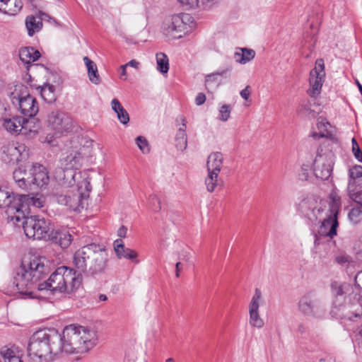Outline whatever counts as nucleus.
I'll list each match as a JSON object with an SVG mask.
<instances>
[{
  "label": "nucleus",
  "instance_id": "obj_1",
  "mask_svg": "<svg viewBox=\"0 0 362 362\" xmlns=\"http://www.w3.org/2000/svg\"><path fill=\"white\" fill-rule=\"evenodd\" d=\"M45 261V258L40 256H30L25 257L15 269L13 286L21 295L28 298L33 297V289L37 287V282L47 272Z\"/></svg>",
  "mask_w": 362,
  "mask_h": 362
},
{
  "label": "nucleus",
  "instance_id": "obj_2",
  "mask_svg": "<svg viewBox=\"0 0 362 362\" xmlns=\"http://www.w3.org/2000/svg\"><path fill=\"white\" fill-rule=\"evenodd\" d=\"M61 334L54 329L38 330L31 336L28 346L30 362H51L61 354Z\"/></svg>",
  "mask_w": 362,
  "mask_h": 362
},
{
  "label": "nucleus",
  "instance_id": "obj_3",
  "mask_svg": "<svg viewBox=\"0 0 362 362\" xmlns=\"http://www.w3.org/2000/svg\"><path fill=\"white\" fill-rule=\"evenodd\" d=\"M108 259L105 247L88 244L75 252L72 262L77 275L95 276L105 271Z\"/></svg>",
  "mask_w": 362,
  "mask_h": 362
},
{
  "label": "nucleus",
  "instance_id": "obj_4",
  "mask_svg": "<svg viewBox=\"0 0 362 362\" xmlns=\"http://www.w3.org/2000/svg\"><path fill=\"white\" fill-rule=\"evenodd\" d=\"M98 332L94 328L70 325L61 335V353L83 354L88 353L98 342Z\"/></svg>",
  "mask_w": 362,
  "mask_h": 362
},
{
  "label": "nucleus",
  "instance_id": "obj_5",
  "mask_svg": "<svg viewBox=\"0 0 362 362\" xmlns=\"http://www.w3.org/2000/svg\"><path fill=\"white\" fill-rule=\"evenodd\" d=\"M331 292L333 297V313L349 320L361 316L362 308L351 284L333 281L331 284Z\"/></svg>",
  "mask_w": 362,
  "mask_h": 362
},
{
  "label": "nucleus",
  "instance_id": "obj_6",
  "mask_svg": "<svg viewBox=\"0 0 362 362\" xmlns=\"http://www.w3.org/2000/svg\"><path fill=\"white\" fill-rule=\"evenodd\" d=\"M81 284V278L76 274L73 268L60 267L50 275L47 281L38 284L37 289L71 293Z\"/></svg>",
  "mask_w": 362,
  "mask_h": 362
},
{
  "label": "nucleus",
  "instance_id": "obj_7",
  "mask_svg": "<svg viewBox=\"0 0 362 362\" xmlns=\"http://www.w3.org/2000/svg\"><path fill=\"white\" fill-rule=\"evenodd\" d=\"M29 196L14 194L0 187V208L5 209L8 218L15 223L21 222L28 213Z\"/></svg>",
  "mask_w": 362,
  "mask_h": 362
},
{
  "label": "nucleus",
  "instance_id": "obj_8",
  "mask_svg": "<svg viewBox=\"0 0 362 362\" xmlns=\"http://www.w3.org/2000/svg\"><path fill=\"white\" fill-rule=\"evenodd\" d=\"M91 186L89 180L83 178L77 182V190H68L54 195L56 201L73 211L83 209L84 204L89 197Z\"/></svg>",
  "mask_w": 362,
  "mask_h": 362
},
{
  "label": "nucleus",
  "instance_id": "obj_9",
  "mask_svg": "<svg viewBox=\"0 0 362 362\" xmlns=\"http://www.w3.org/2000/svg\"><path fill=\"white\" fill-rule=\"evenodd\" d=\"M298 312L306 317L321 320L326 314V309L320 299L313 292H308L303 295L297 303Z\"/></svg>",
  "mask_w": 362,
  "mask_h": 362
},
{
  "label": "nucleus",
  "instance_id": "obj_10",
  "mask_svg": "<svg viewBox=\"0 0 362 362\" xmlns=\"http://www.w3.org/2000/svg\"><path fill=\"white\" fill-rule=\"evenodd\" d=\"M10 98L13 104L19 105L20 111L24 116L33 117L37 113V103L35 98L28 93L26 86L22 84L16 85Z\"/></svg>",
  "mask_w": 362,
  "mask_h": 362
},
{
  "label": "nucleus",
  "instance_id": "obj_11",
  "mask_svg": "<svg viewBox=\"0 0 362 362\" xmlns=\"http://www.w3.org/2000/svg\"><path fill=\"white\" fill-rule=\"evenodd\" d=\"M329 214L322 221L319 233L322 235L332 238L337 235V228L339 226L338 214L341 206V199L336 192H332L329 194Z\"/></svg>",
  "mask_w": 362,
  "mask_h": 362
},
{
  "label": "nucleus",
  "instance_id": "obj_12",
  "mask_svg": "<svg viewBox=\"0 0 362 362\" xmlns=\"http://www.w3.org/2000/svg\"><path fill=\"white\" fill-rule=\"evenodd\" d=\"M19 223H23V227L25 235L33 240H47L49 232L52 228L49 223L45 218H40L38 216L25 218Z\"/></svg>",
  "mask_w": 362,
  "mask_h": 362
},
{
  "label": "nucleus",
  "instance_id": "obj_13",
  "mask_svg": "<svg viewBox=\"0 0 362 362\" xmlns=\"http://www.w3.org/2000/svg\"><path fill=\"white\" fill-rule=\"evenodd\" d=\"M190 18L191 16L187 13L175 14L166 18L162 26L163 34L173 39L182 37L187 29L186 21Z\"/></svg>",
  "mask_w": 362,
  "mask_h": 362
},
{
  "label": "nucleus",
  "instance_id": "obj_14",
  "mask_svg": "<svg viewBox=\"0 0 362 362\" xmlns=\"http://www.w3.org/2000/svg\"><path fill=\"white\" fill-rule=\"evenodd\" d=\"M2 160L8 164H16L28 157L27 146L20 143H9L2 147Z\"/></svg>",
  "mask_w": 362,
  "mask_h": 362
},
{
  "label": "nucleus",
  "instance_id": "obj_15",
  "mask_svg": "<svg viewBox=\"0 0 362 362\" xmlns=\"http://www.w3.org/2000/svg\"><path fill=\"white\" fill-rule=\"evenodd\" d=\"M325 76V64L322 59H318L315 62V68L310 73V86L311 89L309 95L316 97L320 93L321 88Z\"/></svg>",
  "mask_w": 362,
  "mask_h": 362
},
{
  "label": "nucleus",
  "instance_id": "obj_16",
  "mask_svg": "<svg viewBox=\"0 0 362 362\" xmlns=\"http://www.w3.org/2000/svg\"><path fill=\"white\" fill-rule=\"evenodd\" d=\"M48 124L59 132H69L74 129L72 119L62 112L52 111L48 115Z\"/></svg>",
  "mask_w": 362,
  "mask_h": 362
},
{
  "label": "nucleus",
  "instance_id": "obj_17",
  "mask_svg": "<svg viewBox=\"0 0 362 362\" xmlns=\"http://www.w3.org/2000/svg\"><path fill=\"white\" fill-rule=\"evenodd\" d=\"M332 155H317L314 160V173L321 180H327L332 171Z\"/></svg>",
  "mask_w": 362,
  "mask_h": 362
},
{
  "label": "nucleus",
  "instance_id": "obj_18",
  "mask_svg": "<svg viewBox=\"0 0 362 362\" xmlns=\"http://www.w3.org/2000/svg\"><path fill=\"white\" fill-rule=\"evenodd\" d=\"M298 210L312 222L317 221L323 209L317 200L312 197L303 199L298 204Z\"/></svg>",
  "mask_w": 362,
  "mask_h": 362
},
{
  "label": "nucleus",
  "instance_id": "obj_19",
  "mask_svg": "<svg viewBox=\"0 0 362 362\" xmlns=\"http://www.w3.org/2000/svg\"><path fill=\"white\" fill-rule=\"evenodd\" d=\"M262 300V293L259 288H256L254 296L249 304V323L252 327L260 329L264 325L263 319L260 317L259 308Z\"/></svg>",
  "mask_w": 362,
  "mask_h": 362
},
{
  "label": "nucleus",
  "instance_id": "obj_20",
  "mask_svg": "<svg viewBox=\"0 0 362 362\" xmlns=\"http://www.w3.org/2000/svg\"><path fill=\"white\" fill-rule=\"evenodd\" d=\"M53 176L59 185L66 187H72L76 182V179L81 178L82 180L84 178L80 172L65 168H55ZM85 178L88 180L87 177Z\"/></svg>",
  "mask_w": 362,
  "mask_h": 362
},
{
  "label": "nucleus",
  "instance_id": "obj_21",
  "mask_svg": "<svg viewBox=\"0 0 362 362\" xmlns=\"http://www.w3.org/2000/svg\"><path fill=\"white\" fill-rule=\"evenodd\" d=\"M30 187L37 186L42 187L48 184L49 177L46 168L41 165H34L30 167Z\"/></svg>",
  "mask_w": 362,
  "mask_h": 362
},
{
  "label": "nucleus",
  "instance_id": "obj_22",
  "mask_svg": "<svg viewBox=\"0 0 362 362\" xmlns=\"http://www.w3.org/2000/svg\"><path fill=\"white\" fill-rule=\"evenodd\" d=\"M81 156L76 151H71L64 155L60 159V165L56 168H65L78 170L81 163Z\"/></svg>",
  "mask_w": 362,
  "mask_h": 362
},
{
  "label": "nucleus",
  "instance_id": "obj_23",
  "mask_svg": "<svg viewBox=\"0 0 362 362\" xmlns=\"http://www.w3.org/2000/svg\"><path fill=\"white\" fill-rule=\"evenodd\" d=\"M362 185V166L355 165L349 170V179L348 184L349 195L354 197V191Z\"/></svg>",
  "mask_w": 362,
  "mask_h": 362
},
{
  "label": "nucleus",
  "instance_id": "obj_24",
  "mask_svg": "<svg viewBox=\"0 0 362 362\" xmlns=\"http://www.w3.org/2000/svg\"><path fill=\"white\" fill-rule=\"evenodd\" d=\"M49 235L47 240H51L64 249L68 247L72 241L71 235L66 230H54L52 228Z\"/></svg>",
  "mask_w": 362,
  "mask_h": 362
},
{
  "label": "nucleus",
  "instance_id": "obj_25",
  "mask_svg": "<svg viewBox=\"0 0 362 362\" xmlns=\"http://www.w3.org/2000/svg\"><path fill=\"white\" fill-rule=\"evenodd\" d=\"M30 168L28 171L23 167H19L13 173V178L18 187L23 189H28L30 187Z\"/></svg>",
  "mask_w": 362,
  "mask_h": 362
},
{
  "label": "nucleus",
  "instance_id": "obj_26",
  "mask_svg": "<svg viewBox=\"0 0 362 362\" xmlns=\"http://www.w3.org/2000/svg\"><path fill=\"white\" fill-rule=\"evenodd\" d=\"M114 250L119 259L125 258L135 260L136 263L138 262V260H136L137 257L136 252L130 248L125 247L122 240L118 239L115 240Z\"/></svg>",
  "mask_w": 362,
  "mask_h": 362
},
{
  "label": "nucleus",
  "instance_id": "obj_27",
  "mask_svg": "<svg viewBox=\"0 0 362 362\" xmlns=\"http://www.w3.org/2000/svg\"><path fill=\"white\" fill-rule=\"evenodd\" d=\"M0 354L3 357L4 362H13L14 359H21L23 352L18 346L12 345L2 347L0 350Z\"/></svg>",
  "mask_w": 362,
  "mask_h": 362
},
{
  "label": "nucleus",
  "instance_id": "obj_28",
  "mask_svg": "<svg viewBox=\"0 0 362 362\" xmlns=\"http://www.w3.org/2000/svg\"><path fill=\"white\" fill-rule=\"evenodd\" d=\"M223 156L219 152L211 153L207 159V172L219 173L223 167Z\"/></svg>",
  "mask_w": 362,
  "mask_h": 362
},
{
  "label": "nucleus",
  "instance_id": "obj_29",
  "mask_svg": "<svg viewBox=\"0 0 362 362\" xmlns=\"http://www.w3.org/2000/svg\"><path fill=\"white\" fill-rule=\"evenodd\" d=\"M20 129V134L31 136L37 133L39 129V123L34 117L29 119L23 118L22 125Z\"/></svg>",
  "mask_w": 362,
  "mask_h": 362
},
{
  "label": "nucleus",
  "instance_id": "obj_30",
  "mask_svg": "<svg viewBox=\"0 0 362 362\" xmlns=\"http://www.w3.org/2000/svg\"><path fill=\"white\" fill-rule=\"evenodd\" d=\"M83 60L87 68L88 76L90 81L96 85L99 84L101 81V78L98 74L96 64L88 57H84Z\"/></svg>",
  "mask_w": 362,
  "mask_h": 362
},
{
  "label": "nucleus",
  "instance_id": "obj_31",
  "mask_svg": "<svg viewBox=\"0 0 362 362\" xmlns=\"http://www.w3.org/2000/svg\"><path fill=\"white\" fill-rule=\"evenodd\" d=\"M23 118L19 116L13 117L12 118L5 117L3 119V127L6 131L11 133L20 134V128L22 125Z\"/></svg>",
  "mask_w": 362,
  "mask_h": 362
},
{
  "label": "nucleus",
  "instance_id": "obj_32",
  "mask_svg": "<svg viewBox=\"0 0 362 362\" xmlns=\"http://www.w3.org/2000/svg\"><path fill=\"white\" fill-rule=\"evenodd\" d=\"M21 0H7L6 4H0V11L8 15H16L22 8Z\"/></svg>",
  "mask_w": 362,
  "mask_h": 362
},
{
  "label": "nucleus",
  "instance_id": "obj_33",
  "mask_svg": "<svg viewBox=\"0 0 362 362\" xmlns=\"http://www.w3.org/2000/svg\"><path fill=\"white\" fill-rule=\"evenodd\" d=\"M40 54L33 47H24L19 50V58L25 64H29L39 59Z\"/></svg>",
  "mask_w": 362,
  "mask_h": 362
},
{
  "label": "nucleus",
  "instance_id": "obj_34",
  "mask_svg": "<svg viewBox=\"0 0 362 362\" xmlns=\"http://www.w3.org/2000/svg\"><path fill=\"white\" fill-rule=\"evenodd\" d=\"M112 110L117 114L119 122L123 124H127L129 121V116L127 111L122 107L119 101L114 98L111 102Z\"/></svg>",
  "mask_w": 362,
  "mask_h": 362
},
{
  "label": "nucleus",
  "instance_id": "obj_35",
  "mask_svg": "<svg viewBox=\"0 0 362 362\" xmlns=\"http://www.w3.org/2000/svg\"><path fill=\"white\" fill-rule=\"evenodd\" d=\"M207 176L205 178L204 183L206 190L209 192L215 191L216 187L219 185V173L214 172H207Z\"/></svg>",
  "mask_w": 362,
  "mask_h": 362
},
{
  "label": "nucleus",
  "instance_id": "obj_36",
  "mask_svg": "<svg viewBox=\"0 0 362 362\" xmlns=\"http://www.w3.org/2000/svg\"><path fill=\"white\" fill-rule=\"evenodd\" d=\"M317 126L320 131V137L334 139L332 132L329 130L332 127L325 118L322 117H319L317 119Z\"/></svg>",
  "mask_w": 362,
  "mask_h": 362
},
{
  "label": "nucleus",
  "instance_id": "obj_37",
  "mask_svg": "<svg viewBox=\"0 0 362 362\" xmlns=\"http://www.w3.org/2000/svg\"><path fill=\"white\" fill-rule=\"evenodd\" d=\"M37 88L40 89V95L45 101L50 103L55 100L54 87L52 85L47 84Z\"/></svg>",
  "mask_w": 362,
  "mask_h": 362
},
{
  "label": "nucleus",
  "instance_id": "obj_38",
  "mask_svg": "<svg viewBox=\"0 0 362 362\" xmlns=\"http://www.w3.org/2000/svg\"><path fill=\"white\" fill-rule=\"evenodd\" d=\"M242 53L235 52V57L236 62L240 64H246L252 60L255 56V52L253 49L243 48Z\"/></svg>",
  "mask_w": 362,
  "mask_h": 362
},
{
  "label": "nucleus",
  "instance_id": "obj_39",
  "mask_svg": "<svg viewBox=\"0 0 362 362\" xmlns=\"http://www.w3.org/2000/svg\"><path fill=\"white\" fill-rule=\"evenodd\" d=\"M25 25L28 35L32 36L35 32H37L40 30L42 23L40 21L37 22L35 17L30 16L26 18Z\"/></svg>",
  "mask_w": 362,
  "mask_h": 362
},
{
  "label": "nucleus",
  "instance_id": "obj_40",
  "mask_svg": "<svg viewBox=\"0 0 362 362\" xmlns=\"http://www.w3.org/2000/svg\"><path fill=\"white\" fill-rule=\"evenodd\" d=\"M158 70L163 74H166L169 69L168 57L163 53L156 54Z\"/></svg>",
  "mask_w": 362,
  "mask_h": 362
},
{
  "label": "nucleus",
  "instance_id": "obj_41",
  "mask_svg": "<svg viewBox=\"0 0 362 362\" xmlns=\"http://www.w3.org/2000/svg\"><path fill=\"white\" fill-rule=\"evenodd\" d=\"M227 70H224L221 72H215L210 74L206 75V79H205V86L206 88L209 91V89L211 88V83H215V88H217L219 85V83H217V78L218 76H222L224 74H226Z\"/></svg>",
  "mask_w": 362,
  "mask_h": 362
},
{
  "label": "nucleus",
  "instance_id": "obj_42",
  "mask_svg": "<svg viewBox=\"0 0 362 362\" xmlns=\"http://www.w3.org/2000/svg\"><path fill=\"white\" fill-rule=\"evenodd\" d=\"M231 110L230 105H223L219 110L218 119L222 122L228 121L230 116Z\"/></svg>",
  "mask_w": 362,
  "mask_h": 362
},
{
  "label": "nucleus",
  "instance_id": "obj_43",
  "mask_svg": "<svg viewBox=\"0 0 362 362\" xmlns=\"http://www.w3.org/2000/svg\"><path fill=\"white\" fill-rule=\"evenodd\" d=\"M299 112L300 114L310 118H314L317 115V112L311 109V104L310 103L302 105L299 110Z\"/></svg>",
  "mask_w": 362,
  "mask_h": 362
},
{
  "label": "nucleus",
  "instance_id": "obj_44",
  "mask_svg": "<svg viewBox=\"0 0 362 362\" xmlns=\"http://www.w3.org/2000/svg\"><path fill=\"white\" fill-rule=\"evenodd\" d=\"M349 218L354 223H358L362 219V210L357 207L353 208L349 212Z\"/></svg>",
  "mask_w": 362,
  "mask_h": 362
},
{
  "label": "nucleus",
  "instance_id": "obj_45",
  "mask_svg": "<svg viewBox=\"0 0 362 362\" xmlns=\"http://www.w3.org/2000/svg\"><path fill=\"white\" fill-rule=\"evenodd\" d=\"M136 144H137L139 149L144 153H148L150 152V148L148 143V141L145 139V137L139 136L136 138Z\"/></svg>",
  "mask_w": 362,
  "mask_h": 362
},
{
  "label": "nucleus",
  "instance_id": "obj_46",
  "mask_svg": "<svg viewBox=\"0 0 362 362\" xmlns=\"http://www.w3.org/2000/svg\"><path fill=\"white\" fill-rule=\"evenodd\" d=\"M352 143V152L355 158L359 161L362 162V151L359 148L358 144L357 143L355 138L351 140Z\"/></svg>",
  "mask_w": 362,
  "mask_h": 362
},
{
  "label": "nucleus",
  "instance_id": "obj_47",
  "mask_svg": "<svg viewBox=\"0 0 362 362\" xmlns=\"http://www.w3.org/2000/svg\"><path fill=\"white\" fill-rule=\"evenodd\" d=\"M149 203L155 211H159L161 209L160 201L156 194L149 196Z\"/></svg>",
  "mask_w": 362,
  "mask_h": 362
},
{
  "label": "nucleus",
  "instance_id": "obj_48",
  "mask_svg": "<svg viewBox=\"0 0 362 362\" xmlns=\"http://www.w3.org/2000/svg\"><path fill=\"white\" fill-rule=\"evenodd\" d=\"M362 187H360L358 189H356L354 191V197H352L351 195H349L350 199H351L353 201H354L358 204L361 205L362 206Z\"/></svg>",
  "mask_w": 362,
  "mask_h": 362
},
{
  "label": "nucleus",
  "instance_id": "obj_49",
  "mask_svg": "<svg viewBox=\"0 0 362 362\" xmlns=\"http://www.w3.org/2000/svg\"><path fill=\"white\" fill-rule=\"evenodd\" d=\"M175 146L177 150H180L181 151H185L187 146V139H175Z\"/></svg>",
  "mask_w": 362,
  "mask_h": 362
},
{
  "label": "nucleus",
  "instance_id": "obj_50",
  "mask_svg": "<svg viewBox=\"0 0 362 362\" xmlns=\"http://www.w3.org/2000/svg\"><path fill=\"white\" fill-rule=\"evenodd\" d=\"M180 4L187 7V9L198 6V0H177Z\"/></svg>",
  "mask_w": 362,
  "mask_h": 362
},
{
  "label": "nucleus",
  "instance_id": "obj_51",
  "mask_svg": "<svg viewBox=\"0 0 362 362\" xmlns=\"http://www.w3.org/2000/svg\"><path fill=\"white\" fill-rule=\"evenodd\" d=\"M205 101L206 95L202 93H199L195 98V103L197 105H202L205 103Z\"/></svg>",
  "mask_w": 362,
  "mask_h": 362
},
{
  "label": "nucleus",
  "instance_id": "obj_52",
  "mask_svg": "<svg viewBox=\"0 0 362 362\" xmlns=\"http://www.w3.org/2000/svg\"><path fill=\"white\" fill-rule=\"evenodd\" d=\"M176 122H181V126L178 128V129H182L183 132H185L187 128L185 117L182 115H180L177 118Z\"/></svg>",
  "mask_w": 362,
  "mask_h": 362
},
{
  "label": "nucleus",
  "instance_id": "obj_53",
  "mask_svg": "<svg viewBox=\"0 0 362 362\" xmlns=\"http://www.w3.org/2000/svg\"><path fill=\"white\" fill-rule=\"evenodd\" d=\"M240 95L241 97L245 100H248L250 95V86H247L240 91Z\"/></svg>",
  "mask_w": 362,
  "mask_h": 362
},
{
  "label": "nucleus",
  "instance_id": "obj_54",
  "mask_svg": "<svg viewBox=\"0 0 362 362\" xmlns=\"http://www.w3.org/2000/svg\"><path fill=\"white\" fill-rule=\"evenodd\" d=\"M335 260L339 264H344L349 261V257L346 255H339L337 256Z\"/></svg>",
  "mask_w": 362,
  "mask_h": 362
},
{
  "label": "nucleus",
  "instance_id": "obj_55",
  "mask_svg": "<svg viewBox=\"0 0 362 362\" xmlns=\"http://www.w3.org/2000/svg\"><path fill=\"white\" fill-rule=\"evenodd\" d=\"M6 116V107L5 105L0 102V121L3 120Z\"/></svg>",
  "mask_w": 362,
  "mask_h": 362
},
{
  "label": "nucleus",
  "instance_id": "obj_56",
  "mask_svg": "<svg viewBox=\"0 0 362 362\" xmlns=\"http://www.w3.org/2000/svg\"><path fill=\"white\" fill-rule=\"evenodd\" d=\"M356 284L362 289V271L359 272L355 276Z\"/></svg>",
  "mask_w": 362,
  "mask_h": 362
},
{
  "label": "nucleus",
  "instance_id": "obj_57",
  "mask_svg": "<svg viewBox=\"0 0 362 362\" xmlns=\"http://www.w3.org/2000/svg\"><path fill=\"white\" fill-rule=\"evenodd\" d=\"M182 269V264L180 262H177L175 264V276L179 278L180 272Z\"/></svg>",
  "mask_w": 362,
  "mask_h": 362
},
{
  "label": "nucleus",
  "instance_id": "obj_58",
  "mask_svg": "<svg viewBox=\"0 0 362 362\" xmlns=\"http://www.w3.org/2000/svg\"><path fill=\"white\" fill-rule=\"evenodd\" d=\"M177 139H187L186 132H184L182 129H178L175 136Z\"/></svg>",
  "mask_w": 362,
  "mask_h": 362
},
{
  "label": "nucleus",
  "instance_id": "obj_59",
  "mask_svg": "<svg viewBox=\"0 0 362 362\" xmlns=\"http://www.w3.org/2000/svg\"><path fill=\"white\" fill-rule=\"evenodd\" d=\"M127 229L126 227H124V226H121L119 230H118V232H117V234L119 237L121 238H124L125 237L126 235V233H127Z\"/></svg>",
  "mask_w": 362,
  "mask_h": 362
},
{
  "label": "nucleus",
  "instance_id": "obj_60",
  "mask_svg": "<svg viewBox=\"0 0 362 362\" xmlns=\"http://www.w3.org/2000/svg\"><path fill=\"white\" fill-rule=\"evenodd\" d=\"M126 65L137 69L139 67V62H138L135 59H132V60L129 61L127 64H126Z\"/></svg>",
  "mask_w": 362,
  "mask_h": 362
},
{
  "label": "nucleus",
  "instance_id": "obj_61",
  "mask_svg": "<svg viewBox=\"0 0 362 362\" xmlns=\"http://www.w3.org/2000/svg\"><path fill=\"white\" fill-rule=\"evenodd\" d=\"M127 66L126 64L121 66V69H122V74H121V76H126V75H127V73H126V68H127ZM126 79H127V77H125V78H124V80H126Z\"/></svg>",
  "mask_w": 362,
  "mask_h": 362
},
{
  "label": "nucleus",
  "instance_id": "obj_62",
  "mask_svg": "<svg viewBox=\"0 0 362 362\" xmlns=\"http://www.w3.org/2000/svg\"><path fill=\"white\" fill-rule=\"evenodd\" d=\"M99 300H101V301H105V300H107V297L105 294H100L99 296Z\"/></svg>",
  "mask_w": 362,
  "mask_h": 362
},
{
  "label": "nucleus",
  "instance_id": "obj_63",
  "mask_svg": "<svg viewBox=\"0 0 362 362\" xmlns=\"http://www.w3.org/2000/svg\"><path fill=\"white\" fill-rule=\"evenodd\" d=\"M180 259H182L186 262L189 261V255L188 254H185L183 255L182 257H180Z\"/></svg>",
  "mask_w": 362,
  "mask_h": 362
},
{
  "label": "nucleus",
  "instance_id": "obj_64",
  "mask_svg": "<svg viewBox=\"0 0 362 362\" xmlns=\"http://www.w3.org/2000/svg\"><path fill=\"white\" fill-rule=\"evenodd\" d=\"M356 83H357V86H358V89L360 90V93L362 95V85L358 81H356Z\"/></svg>",
  "mask_w": 362,
  "mask_h": 362
}]
</instances>
